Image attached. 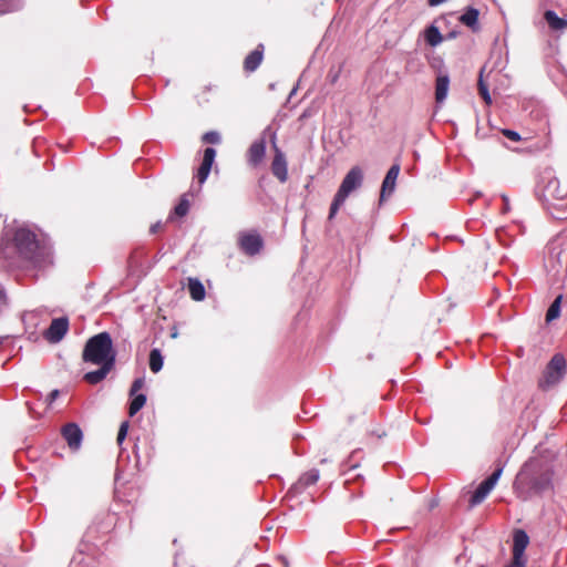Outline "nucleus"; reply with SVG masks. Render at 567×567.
Instances as JSON below:
<instances>
[{
  "label": "nucleus",
  "instance_id": "4c0bfd02",
  "mask_svg": "<svg viewBox=\"0 0 567 567\" xmlns=\"http://www.w3.org/2000/svg\"><path fill=\"white\" fill-rule=\"evenodd\" d=\"M444 1L445 0H429V4L431 7H434V6H437V4H440V3L444 2Z\"/></svg>",
  "mask_w": 567,
  "mask_h": 567
},
{
  "label": "nucleus",
  "instance_id": "4468645a",
  "mask_svg": "<svg viewBox=\"0 0 567 567\" xmlns=\"http://www.w3.org/2000/svg\"><path fill=\"white\" fill-rule=\"evenodd\" d=\"M265 155H266V141L265 138H260V140H257L255 141L248 152H247V161H248V164L256 168L258 167L264 158H265Z\"/></svg>",
  "mask_w": 567,
  "mask_h": 567
},
{
  "label": "nucleus",
  "instance_id": "ddd939ff",
  "mask_svg": "<svg viewBox=\"0 0 567 567\" xmlns=\"http://www.w3.org/2000/svg\"><path fill=\"white\" fill-rule=\"evenodd\" d=\"M61 434L71 450H78L80 447L83 439V433L78 424H65L61 430Z\"/></svg>",
  "mask_w": 567,
  "mask_h": 567
},
{
  "label": "nucleus",
  "instance_id": "9d476101",
  "mask_svg": "<svg viewBox=\"0 0 567 567\" xmlns=\"http://www.w3.org/2000/svg\"><path fill=\"white\" fill-rule=\"evenodd\" d=\"M275 156L271 162V173L279 182L285 183L288 179V168L285 154L281 150L274 145Z\"/></svg>",
  "mask_w": 567,
  "mask_h": 567
},
{
  "label": "nucleus",
  "instance_id": "20e7f679",
  "mask_svg": "<svg viewBox=\"0 0 567 567\" xmlns=\"http://www.w3.org/2000/svg\"><path fill=\"white\" fill-rule=\"evenodd\" d=\"M363 182V172L359 166H353L344 176L341 182V185L334 195V198L331 203L328 219L331 220L337 215L339 208L343 205L348 196L361 187Z\"/></svg>",
  "mask_w": 567,
  "mask_h": 567
},
{
  "label": "nucleus",
  "instance_id": "412c9836",
  "mask_svg": "<svg viewBox=\"0 0 567 567\" xmlns=\"http://www.w3.org/2000/svg\"><path fill=\"white\" fill-rule=\"evenodd\" d=\"M478 14H480V12H478L477 9L468 8L465 11V13L460 17V21L463 24H465V25H467V27H470V28L475 30L476 25H477Z\"/></svg>",
  "mask_w": 567,
  "mask_h": 567
},
{
  "label": "nucleus",
  "instance_id": "e433bc0d",
  "mask_svg": "<svg viewBox=\"0 0 567 567\" xmlns=\"http://www.w3.org/2000/svg\"><path fill=\"white\" fill-rule=\"evenodd\" d=\"M177 336H178L177 327L173 326L172 330H171V338L175 339V338H177Z\"/></svg>",
  "mask_w": 567,
  "mask_h": 567
},
{
  "label": "nucleus",
  "instance_id": "5701e85b",
  "mask_svg": "<svg viewBox=\"0 0 567 567\" xmlns=\"http://www.w3.org/2000/svg\"><path fill=\"white\" fill-rule=\"evenodd\" d=\"M190 204L187 198V195H183L179 199V203L175 206L173 214L168 217V220H172L174 216L184 217L187 215L189 210Z\"/></svg>",
  "mask_w": 567,
  "mask_h": 567
},
{
  "label": "nucleus",
  "instance_id": "7ed1b4c3",
  "mask_svg": "<svg viewBox=\"0 0 567 567\" xmlns=\"http://www.w3.org/2000/svg\"><path fill=\"white\" fill-rule=\"evenodd\" d=\"M82 359L92 364H115L116 351L109 332H100L91 337L83 349Z\"/></svg>",
  "mask_w": 567,
  "mask_h": 567
},
{
  "label": "nucleus",
  "instance_id": "423d86ee",
  "mask_svg": "<svg viewBox=\"0 0 567 567\" xmlns=\"http://www.w3.org/2000/svg\"><path fill=\"white\" fill-rule=\"evenodd\" d=\"M239 249L247 256L259 254L264 247L262 237L255 230L243 231L238 235L237 240Z\"/></svg>",
  "mask_w": 567,
  "mask_h": 567
},
{
  "label": "nucleus",
  "instance_id": "b1692460",
  "mask_svg": "<svg viewBox=\"0 0 567 567\" xmlns=\"http://www.w3.org/2000/svg\"><path fill=\"white\" fill-rule=\"evenodd\" d=\"M561 300H563V296L559 295V296L556 297V299L549 306V308H548V310L546 312V322H550V321L557 319L560 316Z\"/></svg>",
  "mask_w": 567,
  "mask_h": 567
},
{
  "label": "nucleus",
  "instance_id": "58836bf2",
  "mask_svg": "<svg viewBox=\"0 0 567 567\" xmlns=\"http://www.w3.org/2000/svg\"><path fill=\"white\" fill-rule=\"evenodd\" d=\"M6 301V293L0 290V305Z\"/></svg>",
  "mask_w": 567,
  "mask_h": 567
},
{
  "label": "nucleus",
  "instance_id": "f257e3e1",
  "mask_svg": "<svg viewBox=\"0 0 567 567\" xmlns=\"http://www.w3.org/2000/svg\"><path fill=\"white\" fill-rule=\"evenodd\" d=\"M556 466L545 457H532L519 470L513 488L517 497L527 501L532 495H542L555 489Z\"/></svg>",
  "mask_w": 567,
  "mask_h": 567
},
{
  "label": "nucleus",
  "instance_id": "7c9ffc66",
  "mask_svg": "<svg viewBox=\"0 0 567 567\" xmlns=\"http://www.w3.org/2000/svg\"><path fill=\"white\" fill-rule=\"evenodd\" d=\"M210 169H212L210 167L204 166L200 164V166L197 171V179H198L199 184H203L207 179Z\"/></svg>",
  "mask_w": 567,
  "mask_h": 567
},
{
  "label": "nucleus",
  "instance_id": "c9c22d12",
  "mask_svg": "<svg viewBox=\"0 0 567 567\" xmlns=\"http://www.w3.org/2000/svg\"><path fill=\"white\" fill-rule=\"evenodd\" d=\"M59 395V391L58 390H53L50 394H49V399H50V402H53Z\"/></svg>",
  "mask_w": 567,
  "mask_h": 567
},
{
  "label": "nucleus",
  "instance_id": "c85d7f7f",
  "mask_svg": "<svg viewBox=\"0 0 567 567\" xmlns=\"http://www.w3.org/2000/svg\"><path fill=\"white\" fill-rule=\"evenodd\" d=\"M202 141L207 144H219L221 138L218 132L209 131L202 136Z\"/></svg>",
  "mask_w": 567,
  "mask_h": 567
},
{
  "label": "nucleus",
  "instance_id": "f3484780",
  "mask_svg": "<svg viewBox=\"0 0 567 567\" xmlns=\"http://www.w3.org/2000/svg\"><path fill=\"white\" fill-rule=\"evenodd\" d=\"M450 78L446 73H440L435 80V102L436 104H442L450 90Z\"/></svg>",
  "mask_w": 567,
  "mask_h": 567
},
{
  "label": "nucleus",
  "instance_id": "a878e982",
  "mask_svg": "<svg viewBox=\"0 0 567 567\" xmlns=\"http://www.w3.org/2000/svg\"><path fill=\"white\" fill-rule=\"evenodd\" d=\"M425 39L430 45L435 47L441 43L442 35L436 27L431 25L425 31Z\"/></svg>",
  "mask_w": 567,
  "mask_h": 567
},
{
  "label": "nucleus",
  "instance_id": "393cba45",
  "mask_svg": "<svg viewBox=\"0 0 567 567\" xmlns=\"http://www.w3.org/2000/svg\"><path fill=\"white\" fill-rule=\"evenodd\" d=\"M163 368V357L158 349H153L150 352V369L152 372L157 373Z\"/></svg>",
  "mask_w": 567,
  "mask_h": 567
},
{
  "label": "nucleus",
  "instance_id": "1a4fd4ad",
  "mask_svg": "<svg viewBox=\"0 0 567 567\" xmlns=\"http://www.w3.org/2000/svg\"><path fill=\"white\" fill-rule=\"evenodd\" d=\"M144 386V380L135 379L130 389V396L132 398L128 406V415L134 416L146 403V395L137 393Z\"/></svg>",
  "mask_w": 567,
  "mask_h": 567
},
{
  "label": "nucleus",
  "instance_id": "f704fd0d",
  "mask_svg": "<svg viewBox=\"0 0 567 567\" xmlns=\"http://www.w3.org/2000/svg\"><path fill=\"white\" fill-rule=\"evenodd\" d=\"M526 566V560H520V559H517L516 558H513L512 557V561L506 565L505 567H525Z\"/></svg>",
  "mask_w": 567,
  "mask_h": 567
},
{
  "label": "nucleus",
  "instance_id": "4be33fe9",
  "mask_svg": "<svg viewBox=\"0 0 567 567\" xmlns=\"http://www.w3.org/2000/svg\"><path fill=\"white\" fill-rule=\"evenodd\" d=\"M545 19L554 30H563L567 28V20L557 17L553 11H546Z\"/></svg>",
  "mask_w": 567,
  "mask_h": 567
},
{
  "label": "nucleus",
  "instance_id": "cd10ccee",
  "mask_svg": "<svg viewBox=\"0 0 567 567\" xmlns=\"http://www.w3.org/2000/svg\"><path fill=\"white\" fill-rule=\"evenodd\" d=\"M319 480V472L317 470H311L307 473H305L301 477V482L305 484V485H312L315 483H317V481Z\"/></svg>",
  "mask_w": 567,
  "mask_h": 567
},
{
  "label": "nucleus",
  "instance_id": "39448f33",
  "mask_svg": "<svg viewBox=\"0 0 567 567\" xmlns=\"http://www.w3.org/2000/svg\"><path fill=\"white\" fill-rule=\"evenodd\" d=\"M566 359L563 354L556 353L548 362L544 377L539 381V386L544 390L560 382L566 373Z\"/></svg>",
  "mask_w": 567,
  "mask_h": 567
},
{
  "label": "nucleus",
  "instance_id": "f03ea898",
  "mask_svg": "<svg viewBox=\"0 0 567 567\" xmlns=\"http://www.w3.org/2000/svg\"><path fill=\"white\" fill-rule=\"evenodd\" d=\"M16 252L22 266L25 262L33 265L34 267H43L49 261V252L44 247H41L37 240V236L29 229L19 228L16 230L12 243Z\"/></svg>",
  "mask_w": 567,
  "mask_h": 567
},
{
  "label": "nucleus",
  "instance_id": "473e14b6",
  "mask_svg": "<svg viewBox=\"0 0 567 567\" xmlns=\"http://www.w3.org/2000/svg\"><path fill=\"white\" fill-rule=\"evenodd\" d=\"M503 135L505 137H507L508 140L513 141V142H519L522 138H520V135L515 132V131H512V130H503L502 131Z\"/></svg>",
  "mask_w": 567,
  "mask_h": 567
},
{
  "label": "nucleus",
  "instance_id": "aec40b11",
  "mask_svg": "<svg viewBox=\"0 0 567 567\" xmlns=\"http://www.w3.org/2000/svg\"><path fill=\"white\" fill-rule=\"evenodd\" d=\"M188 291L195 301H202L205 298V287L197 278H188Z\"/></svg>",
  "mask_w": 567,
  "mask_h": 567
},
{
  "label": "nucleus",
  "instance_id": "9b49d317",
  "mask_svg": "<svg viewBox=\"0 0 567 567\" xmlns=\"http://www.w3.org/2000/svg\"><path fill=\"white\" fill-rule=\"evenodd\" d=\"M0 264L4 268L23 267L12 243H3L0 245Z\"/></svg>",
  "mask_w": 567,
  "mask_h": 567
},
{
  "label": "nucleus",
  "instance_id": "6ab92c4d",
  "mask_svg": "<svg viewBox=\"0 0 567 567\" xmlns=\"http://www.w3.org/2000/svg\"><path fill=\"white\" fill-rule=\"evenodd\" d=\"M547 190L556 200L564 202L567 199V188L561 186L558 179L550 181L547 185Z\"/></svg>",
  "mask_w": 567,
  "mask_h": 567
},
{
  "label": "nucleus",
  "instance_id": "ea45409f",
  "mask_svg": "<svg viewBox=\"0 0 567 567\" xmlns=\"http://www.w3.org/2000/svg\"><path fill=\"white\" fill-rule=\"evenodd\" d=\"M565 207H567V203H566V206H565Z\"/></svg>",
  "mask_w": 567,
  "mask_h": 567
},
{
  "label": "nucleus",
  "instance_id": "a211bd4d",
  "mask_svg": "<svg viewBox=\"0 0 567 567\" xmlns=\"http://www.w3.org/2000/svg\"><path fill=\"white\" fill-rule=\"evenodd\" d=\"M99 365H100V369L84 374L83 379L89 384H97L101 381H103L106 378V375L114 369L115 364L100 363Z\"/></svg>",
  "mask_w": 567,
  "mask_h": 567
},
{
  "label": "nucleus",
  "instance_id": "2f4dec72",
  "mask_svg": "<svg viewBox=\"0 0 567 567\" xmlns=\"http://www.w3.org/2000/svg\"><path fill=\"white\" fill-rule=\"evenodd\" d=\"M128 430V423L123 422L118 429L116 441L118 444H122V442L125 440L126 434Z\"/></svg>",
  "mask_w": 567,
  "mask_h": 567
},
{
  "label": "nucleus",
  "instance_id": "bb28decb",
  "mask_svg": "<svg viewBox=\"0 0 567 567\" xmlns=\"http://www.w3.org/2000/svg\"><path fill=\"white\" fill-rule=\"evenodd\" d=\"M262 59V53L258 50L251 52L245 60V68L247 70L254 71L257 66H259Z\"/></svg>",
  "mask_w": 567,
  "mask_h": 567
},
{
  "label": "nucleus",
  "instance_id": "f8f14e48",
  "mask_svg": "<svg viewBox=\"0 0 567 567\" xmlns=\"http://www.w3.org/2000/svg\"><path fill=\"white\" fill-rule=\"evenodd\" d=\"M400 173V165L393 164L390 169L388 171L381 186L380 192V204H382L386 197H389L395 188L396 178Z\"/></svg>",
  "mask_w": 567,
  "mask_h": 567
},
{
  "label": "nucleus",
  "instance_id": "c756f323",
  "mask_svg": "<svg viewBox=\"0 0 567 567\" xmlns=\"http://www.w3.org/2000/svg\"><path fill=\"white\" fill-rule=\"evenodd\" d=\"M215 156H216V151L213 147L205 148L202 165L208 166L212 168L213 163L215 161Z\"/></svg>",
  "mask_w": 567,
  "mask_h": 567
},
{
  "label": "nucleus",
  "instance_id": "dca6fc26",
  "mask_svg": "<svg viewBox=\"0 0 567 567\" xmlns=\"http://www.w3.org/2000/svg\"><path fill=\"white\" fill-rule=\"evenodd\" d=\"M494 73H480L477 81V91L484 103L489 106L492 105L491 87L492 76Z\"/></svg>",
  "mask_w": 567,
  "mask_h": 567
},
{
  "label": "nucleus",
  "instance_id": "0eeeda50",
  "mask_svg": "<svg viewBox=\"0 0 567 567\" xmlns=\"http://www.w3.org/2000/svg\"><path fill=\"white\" fill-rule=\"evenodd\" d=\"M503 473V467H497L492 475H489L486 480H484L472 494L470 504L471 506H475L481 504L486 496L491 493V491L495 487L497 481L499 480Z\"/></svg>",
  "mask_w": 567,
  "mask_h": 567
},
{
  "label": "nucleus",
  "instance_id": "6e6552de",
  "mask_svg": "<svg viewBox=\"0 0 567 567\" xmlns=\"http://www.w3.org/2000/svg\"><path fill=\"white\" fill-rule=\"evenodd\" d=\"M69 329V320L65 317L55 318L51 321L49 328L44 331V338L56 343L63 339Z\"/></svg>",
  "mask_w": 567,
  "mask_h": 567
},
{
  "label": "nucleus",
  "instance_id": "2eb2a0df",
  "mask_svg": "<svg viewBox=\"0 0 567 567\" xmlns=\"http://www.w3.org/2000/svg\"><path fill=\"white\" fill-rule=\"evenodd\" d=\"M529 544V537L523 529H516L513 536V558L526 560L525 549Z\"/></svg>",
  "mask_w": 567,
  "mask_h": 567
},
{
  "label": "nucleus",
  "instance_id": "72a5a7b5",
  "mask_svg": "<svg viewBox=\"0 0 567 567\" xmlns=\"http://www.w3.org/2000/svg\"><path fill=\"white\" fill-rule=\"evenodd\" d=\"M165 225L162 221H156L150 227V234L155 235L164 230Z\"/></svg>",
  "mask_w": 567,
  "mask_h": 567
}]
</instances>
